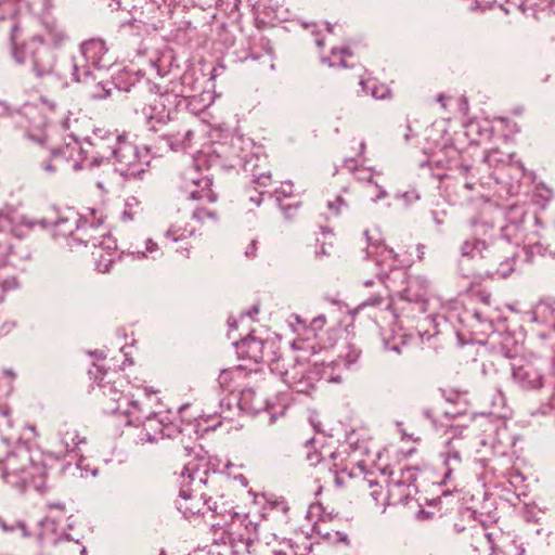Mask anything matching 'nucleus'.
<instances>
[{
  "label": "nucleus",
  "instance_id": "dca6fc26",
  "mask_svg": "<svg viewBox=\"0 0 555 555\" xmlns=\"http://www.w3.org/2000/svg\"><path fill=\"white\" fill-rule=\"evenodd\" d=\"M312 365L297 361L283 373V380L296 392L309 393L315 385V376H313Z\"/></svg>",
  "mask_w": 555,
  "mask_h": 555
},
{
  "label": "nucleus",
  "instance_id": "4468645a",
  "mask_svg": "<svg viewBox=\"0 0 555 555\" xmlns=\"http://www.w3.org/2000/svg\"><path fill=\"white\" fill-rule=\"evenodd\" d=\"M416 476L417 469L413 467L391 472L388 477L383 476L389 505L405 503L416 492Z\"/></svg>",
  "mask_w": 555,
  "mask_h": 555
},
{
  "label": "nucleus",
  "instance_id": "5fc2aeb1",
  "mask_svg": "<svg viewBox=\"0 0 555 555\" xmlns=\"http://www.w3.org/2000/svg\"><path fill=\"white\" fill-rule=\"evenodd\" d=\"M442 99H443V96L439 95L437 100L440 102V101H442Z\"/></svg>",
  "mask_w": 555,
  "mask_h": 555
},
{
  "label": "nucleus",
  "instance_id": "72a5a7b5",
  "mask_svg": "<svg viewBox=\"0 0 555 555\" xmlns=\"http://www.w3.org/2000/svg\"><path fill=\"white\" fill-rule=\"evenodd\" d=\"M193 218L198 222H205L206 220H212L214 222L217 220L216 212L214 210L207 208H196L193 211Z\"/></svg>",
  "mask_w": 555,
  "mask_h": 555
},
{
  "label": "nucleus",
  "instance_id": "4c0bfd02",
  "mask_svg": "<svg viewBox=\"0 0 555 555\" xmlns=\"http://www.w3.org/2000/svg\"><path fill=\"white\" fill-rule=\"evenodd\" d=\"M278 193L284 197H289L294 193V184L291 181L283 182L278 190Z\"/></svg>",
  "mask_w": 555,
  "mask_h": 555
},
{
  "label": "nucleus",
  "instance_id": "423d86ee",
  "mask_svg": "<svg viewBox=\"0 0 555 555\" xmlns=\"http://www.w3.org/2000/svg\"><path fill=\"white\" fill-rule=\"evenodd\" d=\"M211 531L216 543L229 544L234 555L250 552V546L257 539V524L247 514L233 513L225 525L214 524Z\"/></svg>",
  "mask_w": 555,
  "mask_h": 555
},
{
  "label": "nucleus",
  "instance_id": "f257e3e1",
  "mask_svg": "<svg viewBox=\"0 0 555 555\" xmlns=\"http://www.w3.org/2000/svg\"><path fill=\"white\" fill-rule=\"evenodd\" d=\"M88 145L95 149L100 156H88L89 151L73 139L52 153L43 169L48 173L86 169L99 166L109 156L115 155L120 173L126 177H137L143 173L150 164L147 150H141L128 141L125 134L106 133L103 138L95 137Z\"/></svg>",
  "mask_w": 555,
  "mask_h": 555
},
{
  "label": "nucleus",
  "instance_id": "ddd939ff",
  "mask_svg": "<svg viewBox=\"0 0 555 555\" xmlns=\"http://www.w3.org/2000/svg\"><path fill=\"white\" fill-rule=\"evenodd\" d=\"M512 380L522 390H539L545 383L542 361L534 358H517L511 363Z\"/></svg>",
  "mask_w": 555,
  "mask_h": 555
},
{
  "label": "nucleus",
  "instance_id": "58836bf2",
  "mask_svg": "<svg viewBox=\"0 0 555 555\" xmlns=\"http://www.w3.org/2000/svg\"><path fill=\"white\" fill-rule=\"evenodd\" d=\"M230 375H241V371L240 369H236L234 371H222V373L220 374V383L223 385L228 382V377Z\"/></svg>",
  "mask_w": 555,
  "mask_h": 555
},
{
  "label": "nucleus",
  "instance_id": "2f4dec72",
  "mask_svg": "<svg viewBox=\"0 0 555 555\" xmlns=\"http://www.w3.org/2000/svg\"><path fill=\"white\" fill-rule=\"evenodd\" d=\"M347 192V189L344 188L340 194L335 195L334 199L327 201V208L333 212V215H339L341 209L347 207V202L344 197V193Z\"/></svg>",
  "mask_w": 555,
  "mask_h": 555
},
{
  "label": "nucleus",
  "instance_id": "7c9ffc66",
  "mask_svg": "<svg viewBox=\"0 0 555 555\" xmlns=\"http://www.w3.org/2000/svg\"><path fill=\"white\" fill-rule=\"evenodd\" d=\"M111 85L109 81H102L91 83L90 95L94 99H105L111 93Z\"/></svg>",
  "mask_w": 555,
  "mask_h": 555
},
{
  "label": "nucleus",
  "instance_id": "09e8293b",
  "mask_svg": "<svg viewBox=\"0 0 555 555\" xmlns=\"http://www.w3.org/2000/svg\"><path fill=\"white\" fill-rule=\"evenodd\" d=\"M496 555H499V554H496ZM515 555H525V550L522 547L518 546L516 548V554Z\"/></svg>",
  "mask_w": 555,
  "mask_h": 555
},
{
  "label": "nucleus",
  "instance_id": "20e7f679",
  "mask_svg": "<svg viewBox=\"0 0 555 555\" xmlns=\"http://www.w3.org/2000/svg\"><path fill=\"white\" fill-rule=\"evenodd\" d=\"M208 478L207 462L204 459H192L184 465L176 504L185 518L198 515L206 505V493L203 490Z\"/></svg>",
  "mask_w": 555,
  "mask_h": 555
},
{
  "label": "nucleus",
  "instance_id": "a18cd8bd",
  "mask_svg": "<svg viewBox=\"0 0 555 555\" xmlns=\"http://www.w3.org/2000/svg\"><path fill=\"white\" fill-rule=\"evenodd\" d=\"M255 249H256V242H255V241H253V242H251V244H250V248H249V250H247V251H246V255H247V256H251V255H254V254H255Z\"/></svg>",
  "mask_w": 555,
  "mask_h": 555
},
{
  "label": "nucleus",
  "instance_id": "f8f14e48",
  "mask_svg": "<svg viewBox=\"0 0 555 555\" xmlns=\"http://www.w3.org/2000/svg\"><path fill=\"white\" fill-rule=\"evenodd\" d=\"M98 211L89 209L86 214L79 215L69 210L65 216L61 217L54 224L53 234L56 237L68 238L80 244L89 246V236L91 234L90 225H96Z\"/></svg>",
  "mask_w": 555,
  "mask_h": 555
},
{
  "label": "nucleus",
  "instance_id": "412c9836",
  "mask_svg": "<svg viewBox=\"0 0 555 555\" xmlns=\"http://www.w3.org/2000/svg\"><path fill=\"white\" fill-rule=\"evenodd\" d=\"M195 231L186 216H177L166 231L165 237L171 242H182L193 236Z\"/></svg>",
  "mask_w": 555,
  "mask_h": 555
},
{
  "label": "nucleus",
  "instance_id": "864d4df0",
  "mask_svg": "<svg viewBox=\"0 0 555 555\" xmlns=\"http://www.w3.org/2000/svg\"><path fill=\"white\" fill-rule=\"evenodd\" d=\"M551 404H552V406L555 409V392H554V396H553V398H552Z\"/></svg>",
  "mask_w": 555,
  "mask_h": 555
},
{
  "label": "nucleus",
  "instance_id": "7ed1b4c3",
  "mask_svg": "<svg viewBox=\"0 0 555 555\" xmlns=\"http://www.w3.org/2000/svg\"><path fill=\"white\" fill-rule=\"evenodd\" d=\"M24 225L29 229L33 223L16 212H0V246L4 247L7 257L5 262L0 260V293L17 289L21 285L11 268H20L30 256L28 245L21 238Z\"/></svg>",
  "mask_w": 555,
  "mask_h": 555
},
{
  "label": "nucleus",
  "instance_id": "c03bdc74",
  "mask_svg": "<svg viewBox=\"0 0 555 555\" xmlns=\"http://www.w3.org/2000/svg\"><path fill=\"white\" fill-rule=\"evenodd\" d=\"M274 555H295V553L291 546H287V550L279 548L274 551Z\"/></svg>",
  "mask_w": 555,
  "mask_h": 555
},
{
  "label": "nucleus",
  "instance_id": "4be33fe9",
  "mask_svg": "<svg viewBox=\"0 0 555 555\" xmlns=\"http://www.w3.org/2000/svg\"><path fill=\"white\" fill-rule=\"evenodd\" d=\"M359 487L362 490H370L369 494L377 507L385 508L387 505H389L387 489L385 490L386 486L383 480L376 481L374 479H367L365 476H363L360 480Z\"/></svg>",
  "mask_w": 555,
  "mask_h": 555
},
{
  "label": "nucleus",
  "instance_id": "a211bd4d",
  "mask_svg": "<svg viewBox=\"0 0 555 555\" xmlns=\"http://www.w3.org/2000/svg\"><path fill=\"white\" fill-rule=\"evenodd\" d=\"M87 447V438L74 426L65 425L59 434V453L63 455H81Z\"/></svg>",
  "mask_w": 555,
  "mask_h": 555
},
{
  "label": "nucleus",
  "instance_id": "6e6552de",
  "mask_svg": "<svg viewBox=\"0 0 555 555\" xmlns=\"http://www.w3.org/2000/svg\"><path fill=\"white\" fill-rule=\"evenodd\" d=\"M105 42L91 39L80 46L79 53L70 62L73 79L78 82L91 83L100 78L102 69L109 61Z\"/></svg>",
  "mask_w": 555,
  "mask_h": 555
},
{
  "label": "nucleus",
  "instance_id": "9b49d317",
  "mask_svg": "<svg viewBox=\"0 0 555 555\" xmlns=\"http://www.w3.org/2000/svg\"><path fill=\"white\" fill-rule=\"evenodd\" d=\"M90 229L92 232L89 236V245H91V257L95 270L106 273L118 258L116 240L107 233L103 225L102 214L96 219V225L91 224Z\"/></svg>",
  "mask_w": 555,
  "mask_h": 555
},
{
  "label": "nucleus",
  "instance_id": "e433bc0d",
  "mask_svg": "<svg viewBox=\"0 0 555 555\" xmlns=\"http://www.w3.org/2000/svg\"><path fill=\"white\" fill-rule=\"evenodd\" d=\"M371 94L375 99L383 100V99H386V98H388L390 95V90L385 85L373 83L371 86Z\"/></svg>",
  "mask_w": 555,
  "mask_h": 555
},
{
  "label": "nucleus",
  "instance_id": "49530a36",
  "mask_svg": "<svg viewBox=\"0 0 555 555\" xmlns=\"http://www.w3.org/2000/svg\"><path fill=\"white\" fill-rule=\"evenodd\" d=\"M17 527L21 528V530L23 531L24 535H28V533L26 532V527H25V525L23 522H18Z\"/></svg>",
  "mask_w": 555,
  "mask_h": 555
},
{
  "label": "nucleus",
  "instance_id": "473e14b6",
  "mask_svg": "<svg viewBox=\"0 0 555 555\" xmlns=\"http://www.w3.org/2000/svg\"><path fill=\"white\" fill-rule=\"evenodd\" d=\"M367 192L372 196L374 202L386 197L387 193L382 185L377 182L373 181V178L370 177L367 181Z\"/></svg>",
  "mask_w": 555,
  "mask_h": 555
},
{
  "label": "nucleus",
  "instance_id": "0eeeda50",
  "mask_svg": "<svg viewBox=\"0 0 555 555\" xmlns=\"http://www.w3.org/2000/svg\"><path fill=\"white\" fill-rule=\"evenodd\" d=\"M103 393L109 397L111 403H107L106 411L113 414L120 413L126 415L128 424L140 425L142 424L146 430L149 440L156 438L157 433H162V423L157 416L147 411L145 413L143 406L138 400L125 396L122 392L117 391L115 386H103Z\"/></svg>",
  "mask_w": 555,
  "mask_h": 555
},
{
  "label": "nucleus",
  "instance_id": "c85d7f7f",
  "mask_svg": "<svg viewBox=\"0 0 555 555\" xmlns=\"http://www.w3.org/2000/svg\"><path fill=\"white\" fill-rule=\"evenodd\" d=\"M341 476L337 477V480L343 478L344 475H348L349 477H360L363 474V467L360 462L356 461L354 456H350L348 464L340 467Z\"/></svg>",
  "mask_w": 555,
  "mask_h": 555
},
{
  "label": "nucleus",
  "instance_id": "2eb2a0df",
  "mask_svg": "<svg viewBox=\"0 0 555 555\" xmlns=\"http://www.w3.org/2000/svg\"><path fill=\"white\" fill-rule=\"evenodd\" d=\"M175 106V95L170 93H152L147 98L142 114L153 129L156 125L165 124L171 119Z\"/></svg>",
  "mask_w": 555,
  "mask_h": 555
},
{
  "label": "nucleus",
  "instance_id": "f03ea898",
  "mask_svg": "<svg viewBox=\"0 0 555 555\" xmlns=\"http://www.w3.org/2000/svg\"><path fill=\"white\" fill-rule=\"evenodd\" d=\"M0 441V472L2 480L11 488L24 491L29 487L40 490L44 487L47 470L38 452L33 453L24 443L13 448L9 439Z\"/></svg>",
  "mask_w": 555,
  "mask_h": 555
},
{
  "label": "nucleus",
  "instance_id": "cd10ccee",
  "mask_svg": "<svg viewBox=\"0 0 555 555\" xmlns=\"http://www.w3.org/2000/svg\"><path fill=\"white\" fill-rule=\"evenodd\" d=\"M486 247V242L480 240L465 241L461 247V254L466 257L476 258L482 256Z\"/></svg>",
  "mask_w": 555,
  "mask_h": 555
},
{
  "label": "nucleus",
  "instance_id": "8fccbe9b",
  "mask_svg": "<svg viewBox=\"0 0 555 555\" xmlns=\"http://www.w3.org/2000/svg\"><path fill=\"white\" fill-rule=\"evenodd\" d=\"M258 308L257 307H253V310L248 312V315L251 317L253 314H257L258 313Z\"/></svg>",
  "mask_w": 555,
  "mask_h": 555
},
{
  "label": "nucleus",
  "instance_id": "6ab92c4d",
  "mask_svg": "<svg viewBox=\"0 0 555 555\" xmlns=\"http://www.w3.org/2000/svg\"><path fill=\"white\" fill-rule=\"evenodd\" d=\"M236 352L240 358L248 359L255 363H260L269 358V352L264 341L256 337H247L236 344Z\"/></svg>",
  "mask_w": 555,
  "mask_h": 555
},
{
  "label": "nucleus",
  "instance_id": "bb28decb",
  "mask_svg": "<svg viewBox=\"0 0 555 555\" xmlns=\"http://www.w3.org/2000/svg\"><path fill=\"white\" fill-rule=\"evenodd\" d=\"M141 203L135 196H130L125 201L121 218L124 221L135 219L141 212Z\"/></svg>",
  "mask_w": 555,
  "mask_h": 555
},
{
  "label": "nucleus",
  "instance_id": "393cba45",
  "mask_svg": "<svg viewBox=\"0 0 555 555\" xmlns=\"http://www.w3.org/2000/svg\"><path fill=\"white\" fill-rule=\"evenodd\" d=\"M205 503L211 512L220 516H231L233 515L234 507L232 506V502L225 499L224 494L217 495L216 498L209 495L206 498Z\"/></svg>",
  "mask_w": 555,
  "mask_h": 555
},
{
  "label": "nucleus",
  "instance_id": "9d476101",
  "mask_svg": "<svg viewBox=\"0 0 555 555\" xmlns=\"http://www.w3.org/2000/svg\"><path fill=\"white\" fill-rule=\"evenodd\" d=\"M14 61L23 65L30 62L31 69L37 77L50 75L54 69L55 56L47 48L42 35L36 34L22 44H12Z\"/></svg>",
  "mask_w": 555,
  "mask_h": 555
},
{
  "label": "nucleus",
  "instance_id": "39448f33",
  "mask_svg": "<svg viewBox=\"0 0 555 555\" xmlns=\"http://www.w3.org/2000/svg\"><path fill=\"white\" fill-rule=\"evenodd\" d=\"M461 415L446 411L441 416L433 418L436 430L443 431L440 456L447 468L446 477H450L452 472L460 466L463 454L468 448L467 437L464 435L466 426L455 423Z\"/></svg>",
  "mask_w": 555,
  "mask_h": 555
},
{
  "label": "nucleus",
  "instance_id": "5701e85b",
  "mask_svg": "<svg viewBox=\"0 0 555 555\" xmlns=\"http://www.w3.org/2000/svg\"><path fill=\"white\" fill-rule=\"evenodd\" d=\"M255 18L258 26H274L285 20L284 16H280L278 8L268 7L263 1H257L254 4Z\"/></svg>",
  "mask_w": 555,
  "mask_h": 555
},
{
  "label": "nucleus",
  "instance_id": "37998d69",
  "mask_svg": "<svg viewBox=\"0 0 555 555\" xmlns=\"http://www.w3.org/2000/svg\"><path fill=\"white\" fill-rule=\"evenodd\" d=\"M271 179V175L270 173H266V175H260L258 178H257V182L261 185H267L268 181H270Z\"/></svg>",
  "mask_w": 555,
  "mask_h": 555
},
{
  "label": "nucleus",
  "instance_id": "3c124183",
  "mask_svg": "<svg viewBox=\"0 0 555 555\" xmlns=\"http://www.w3.org/2000/svg\"><path fill=\"white\" fill-rule=\"evenodd\" d=\"M516 165H517V167H518L522 172H525V170H526V169H525V166H524V164H522L521 162H517V163H516Z\"/></svg>",
  "mask_w": 555,
  "mask_h": 555
},
{
  "label": "nucleus",
  "instance_id": "c756f323",
  "mask_svg": "<svg viewBox=\"0 0 555 555\" xmlns=\"http://www.w3.org/2000/svg\"><path fill=\"white\" fill-rule=\"evenodd\" d=\"M509 158V155H506L499 150H491L485 156L486 163L492 167H499L500 165L507 164Z\"/></svg>",
  "mask_w": 555,
  "mask_h": 555
},
{
  "label": "nucleus",
  "instance_id": "f3484780",
  "mask_svg": "<svg viewBox=\"0 0 555 555\" xmlns=\"http://www.w3.org/2000/svg\"><path fill=\"white\" fill-rule=\"evenodd\" d=\"M184 178L193 184L188 185L192 199L209 203L217 201V195L211 189L212 180L208 176L198 175L195 169L191 168L184 172Z\"/></svg>",
  "mask_w": 555,
  "mask_h": 555
},
{
  "label": "nucleus",
  "instance_id": "603ef678",
  "mask_svg": "<svg viewBox=\"0 0 555 555\" xmlns=\"http://www.w3.org/2000/svg\"><path fill=\"white\" fill-rule=\"evenodd\" d=\"M5 111H7V107L2 103H0V115L4 114Z\"/></svg>",
  "mask_w": 555,
  "mask_h": 555
},
{
  "label": "nucleus",
  "instance_id": "b1692460",
  "mask_svg": "<svg viewBox=\"0 0 555 555\" xmlns=\"http://www.w3.org/2000/svg\"><path fill=\"white\" fill-rule=\"evenodd\" d=\"M532 320L551 327V336H555V307L547 302H539L532 311Z\"/></svg>",
  "mask_w": 555,
  "mask_h": 555
},
{
  "label": "nucleus",
  "instance_id": "a19ab883",
  "mask_svg": "<svg viewBox=\"0 0 555 555\" xmlns=\"http://www.w3.org/2000/svg\"><path fill=\"white\" fill-rule=\"evenodd\" d=\"M382 301H383V299L380 296H375V297L369 299L367 301H364L362 304V306H377V305H380Z\"/></svg>",
  "mask_w": 555,
  "mask_h": 555
},
{
  "label": "nucleus",
  "instance_id": "c9c22d12",
  "mask_svg": "<svg viewBox=\"0 0 555 555\" xmlns=\"http://www.w3.org/2000/svg\"><path fill=\"white\" fill-rule=\"evenodd\" d=\"M22 0H0V5L5 7V14L15 16L20 11Z\"/></svg>",
  "mask_w": 555,
  "mask_h": 555
},
{
  "label": "nucleus",
  "instance_id": "de8ad7c7",
  "mask_svg": "<svg viewBox=\"0 0 555 555\" xmlns=\"http://www.w3.org/2000/svg\"><path fill=\"white\" fill-rule=\"evenodd\" d=\"M25 429L29 430V431L34 435V437L36 436V429H35V426H33V425H27V426L25 427Z\"/></svg>",
  "mask_w": 555,
  "mask_h": 555
},
{
  "label": "nucleus",
  "instance_id": "1a4fd4ad",
  "mask_svg": "<svg viewBox=\"0 0 555 555\" xmlns=\"http://www.w3.org/2000/svg\"><path fill=\"white\" fill-rule=\"evenodd\" d=\"M336 358L327 363H313L312 374L315 376V383L323 380L328 384H340L343 382L344 369H349L352 364L357 363L360 358L361 351L349 339L348 335L333 345Z\"/></svg>",
  "mask_w": 555,
  "mask_h": 555
},
{
  "label": "nucleus",
  "instance_id": "ea45409f",
  "mask_svg": "<svg viewBox=\"0 0 555 555\" xmlns=\"http://www.w3.org/2000/svg\"><path fill=\"white\" fill-rule=\"evenodd\" d=\"M325 317L324 315H320L318 318H314L311 322V326L314 331H318V330H321L323 327V325L325 324Z\"/></svg>",
  "mask_w": 555,
  "mask_h": 555
},
{
  "label": "nucleus",
  "instance_id": "a878e982",
  "mask_svg": "<svg viewBox=\"0 0 555 555\" xmlns=\"http://www.w3.org/2000/svg\"><path fill=\"white\" fill-rule=\"evenodd\" d=\"M43 29L47 34L48 42L55 48L61 47L67 40L66 33L54 21L43 23Z\"/></svg>",
  "mask_w": 555,
  "mask_h": 555
},
{
  "label": "nucleus",
  "instance_id": "aec40b11",
  "mask_svg": "<svg viewBox=\"0 0 555 555\" xmlns=\"http://www.w3.org/2000/svg\"><path fill=\"white\" fill-rule=\"evenodd\" d=\"M14 375L9 372H3L0 375V430L4 431V428L12 427V421L10 420V408L3 401L13 390Z\"/></svg>",
  "mask_w": 555,
  "mask_h": 555
},
{
  "label": "nucleus",
  "instance_id": "f704fd0d",
  "mask_svg": "<svg viewBox=\"0 0 555 555\" xmlns=\"http://www.w3.org/2000/svg\"><path fill=\"white\" fill-rule=\"evenodd\" d=\"M157 250V244L153 242L151 238L145 241V249L142 250L139 247H135L131 254L137 255L138 258L147 257L150 254H153Z\"/></svg>",
  "mask_w": 555,
  "mask_h": 555
},
{
  "label": "nucleus",
  "instance_id": "79ce46f5",
  "mask_svg": "<svg viewBox=\"0 0 555 555\" xmlns=\"http://www.w3.org/2000/svg\"><path fill=\"white\" fill-rule=\"evenodd\" d=\"M2 318H3V310H2V309H0V322L2 321ZM12 326H13V324H12V323H3V324H1V326H0V333H2V332H5V333H7V332H9V331L11 330V327H12Z\"/></svg>",
  "mask_w": 555,
  "mask_h": 555
}]
</instances>
